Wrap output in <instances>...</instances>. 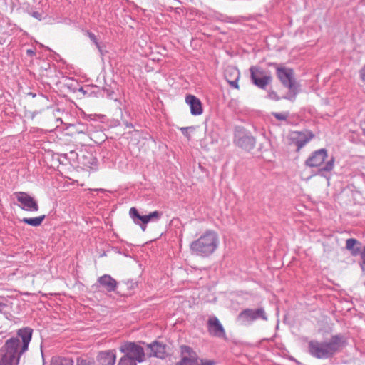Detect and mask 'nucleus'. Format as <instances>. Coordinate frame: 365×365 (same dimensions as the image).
<instances>
[{"mask_svg": "<svg viewBox=\"0 0 365 365\" xmlns=\"http://www.w3.org/2000/svg\"><path fill=\"white\" fill-rule=\"evenodd\" d=\"M33 329L24 327L17 331L16 336L5 341L0 349V365H18L21 356L28 351Z\"/></svg>", "mask_w": 365, "mask_h": 365, "instance_id": "nucleus-1", "label": "nucleus"}, {"mask_svg": "<svg viewBox=\"0 0 365 365\" xmlns=\"http://www.w3.org/2000/svg\"><path fill=\"white\" fill-rule=\"evenodd\" d=\"M346 337L342 334L332 335L329 341L311 340L308 343V351L313 357L327 359L333 357L346 346Z\"/></svg>", "mask_w": 365, "mask_h": 365, "instance_id": "nucleus-2", "label": "nucleus"}, {"mask_svg": "<svg viewBox=\"0 0 365 365\" xmlns=\"http://www.w3.org/2000/svg\"><path fill=\"white\" fill-rule=\"evenodd\" d=\"M218 237L213 231H207L197 240L193 241L190 248L192 254L206 257L212 255L218 246Z\"/></svg>", "mask_w": 365, "mask_h": 365, "instance_id": "nucleus-3", "label": "nucleus"}, {"mask_svg": "<svg viewBox=\"0 0 365 365\" xmlns=\"http://www.w3.org/2000/svg\"><path fill=\"white\" fill-rule=\"evenodd\" d=\"M328 158L327 149L321 148L314 151L306 160L305 165L310 168H319L317 174L326 177L327 174L331 172L334 168L335 158L331 156L327 162Z\"/></svg>", "mask_w": 365, "mask_h": 365, "instance_id": "nucleus-4", "label": "nucleus"}, {"mask_svg": "<svg viewBox=\"0 0 365 365\" xmlns=\"http://www.w3.org/2000/svg\"><path fill=\"white\" fill-rule=\"evenodd\" d=\"M276 69V74L282 84L289 89V91L284 97L289 101H294L296 96L299 93V85L296 81L294 76V71L292 68L279 66L277 63H269Z\"/></svg>", "mask_w": 365, "mask_h": 365, "instance_id": "nucleus-5", "label": "nucleus"}, {"mask_svg": "<svg viewBox=\"0 0 365 365\" xmlns=\"http://www.w3.org/2000/svg\"><path fill=\"white\" fill-rule=\"evenodd\" d=\"M213 360H203L198 357L197 353L190 346H180V360L175 365H215Z\"/></svg>", "mask_w": 365, "mask_h": 365, "instance_id": "nucleus-6", "label": "nucleus"}, {"mask_svg": "<svg viewBox=\"0 0 365 365\" xmlns=\"http://www.w3.org/2000/svg\"><path fill=\"white\" fill-rule=\"evenodd\" d=\"M257 319L267 320L266 312L263 307L257 309H245L240 312L237 321L241 324H250Z\"/></svg>", "mask_w": 365, "mask_h": 365, "instance_id": "nucleus-7", "label": "nucleus"}, {"mask_svg": "<svg viewBox=\"0 0 365 365\" xmlns=\"http://www.w3.org/2000/svg\"><path fill=\"white\" fill-rule=\"evenodd\" d=\"M234 143L246 150H250L255 145V138L242 127L237 126L234 132Z\"/></svg>", "mask_w": 365, "mask_h": 365, "instance_id": "nucleus-8", "label": "nucleus"}, {"mask_svg": "<svg viewBox=\"0 0 365 365\" xmlns=\"http://www.w3.org/2000/svg\"><path fill=\"white\" fill-rule=\"evenodd\" d=\"M252 82L258 88L265 90L272 81L269 73L258 66H251L250 68Z\"/></svg>", "mask_w": 365, "mask_h": 365, "instance_id": "nucleus-9", "label": "nucleus"}, {"mask_svg": "<svg viewBox=\"0 0 365 365\" xmlns=\"http://www.w3.org/2000/svg\"><path fill=\"white\" fill-rule=\"evenodd\" d=\"M129 215L136 225H140L143 230H145V225L150 221H157L162 217V212L154 211L148 215H141L135 207H131Z\"/></svg>", "mask_w": 365, "mask_h": 365, "instance_id": "nucleus-10", "label": "nucleus"}, {"mask_svg": "<svg viewBox=\"0 0 365 365\" xmlns=\"http://www.w3.org/2000/svg\"><path fill=\"white\" fill-rule=\"evenodd\" d=\"M120 351L125 356H130L138 362H143L144 361L145 353L143 348L134 342H126L122 344L120 347Z\"/></svg>", "mask_w": 365, "mask_h": 365, "instance_id": "nucleus-11", "label": "nucleus"}, {"mask_svg": "<svg viewBox=\"0 0 365 365\" xmlns=\"http://www.w3.org/2000/svg\"><path fill=\"white\" fill-rule=\"evenodd\" d=\"M14 195L19 202V207L25 211L36 212L39 207L37 202L29 194L24 192H16Z\"/></svg>", "mask_w": 365, "mask_h": 365, "instance_id": "nucleus-12", "label": "nucleus"}, {"mask_svg": "<svg viewBox=\"0 0 365 365\" xmlns=\"http://www.w3.org/2000/svg\"><path fill=\"white\" fill-rule=\"evenodd\" d=\"M207 329L210 335L216 337H223L225 335V329L215 317H210L207 321Z\"/></svg>", "mask_w": 365, "mask_h": 365, "instance_id": "nucleus-13", "label": "nucleus"}, {"mask_svg": "<svg viewBox=\"0 0 365 365\" xmlns=\"http://www.w3.org/2000/svg\"><path fill=\"white\" fill-rule=\"evenodd\" d=\"M314 138V134L310 131L299 132L292 133V140L297 145V150L304 147L311 139Z\"/></svg>", "mask_w": 365, "mask_h": 365, "instance_id": "nucleus-14", "label": "nucleus"}, {"mask_svg": "<svg viewBox=\"0 0 365 365\" xmlns=\"http://www.w3.org/2000/svg\"><path fill=\"white\" fill-rule=\"evenodd\" d=\"M97 282L99 285L103 287L108 292H112L115 291L118 282L109 274H103L97 279Z\"/></svg>", "mask_w": 365, "mask_h": 365, "instance_id": "nucleus-15", "label": "nucleus"}, {"mask_svg": "<svg viewBox=\"0 0 365 365\" xmlns=\"http://www.w3.org/2000/svg\"><path fill=\"white\" fill-rule=\"evenodd\" d=\"M185 102L190 106V113L193 115H199L202 113L201 101L196 96L189 94L185 97Z\"/></svg>", "mask_w": 365, "mask_h": 365, "instance_id": "nucleus-16", "label": "nucleus"}, {"mask_svg": "<svg viewBox=\"0 0 365 365\" xmlns=\"http://www.w3.org/2000/svg\"><path fill=\"white\" fill-rule=\"evenodd\" d=\"M364 247V246L362 243L355 238H349L346 240L345 248L353 257L359 255L362 252Z\"/></svg>", "mask_w": 365, "mask_h": 365, "instance_id": "nucleus-17", "label": "nucleus"}, {"mask_svg": "<svg viewBox=\"0 0 365 365\" xmlns=\"http://www.w3.org/2000/svg\"><path fill=\"white\" fill-rule=\"evenodd\" d=\"M148 349L150 351V356L162 359L167 356L166 346L157 341L148 344Z\"/></svg>", "mask_w": 365, "mask_h": 365, "instance_id": "nucleus-18", "label": "nucleus"}, {"mask_svg": "<svg viewBox=\"0 0 365 365\" xmlns=\"http://www.w3.org/2000/svg\"><path fill=\"white\" fill-rule=\"evenodd\" d=\"M98 361L101 365H115L116 355L114 350L101 351L98 355Z\"/></svg>", "mask_w": 365, "mask_h": 365, "instance_id": "nucleus-19", "label": "nucleus"}, {"mask_svg": "<svg viewBox=\"0 0 365 365\" xmlns=\"http://www.w3.org/2000/svg\"><path fill=\"white\" fill-rule=\"evenodd\" d=\"M45 218L46 215H43L36 217H24L21 220V222L33 227H38L42 224Z\"/></svg>", "mask_w": 365, "mask_h": 365, "instance_id": "nucleus-20", "label": "nucleus"}, {"mask_svg": "<svg viewBox=\"0 0 365 365\" xmlns=\"http://www.w3.org/2000/svg\"><path fill=\"white\" fill-rule=\"evenodd\" d=\"M51 365H73V361L67 357H53Z\"/></svg>", "mask_w": 365, "mask_h": 365, "instance_id": "nucleus-21", "label": "nucleus"}, {"mask_svg": "<svg viewBox=\"0 0 365 365\" xmlns=\"http://www.w3.org/2000/svg\"><path fill=\"white\" fill-rule=\"evenodd\" d=\"M231 75L235 76V78L232 81L230 80V86L235 88H238L237 81L240 75L239 70L235 67L230 68V76Z\"/></svg>", "mask_w": 365, "mask_h": 365, "instance_id": "nucleus-22", "label": "nucleus"}, {"mask_svg": "<svg viewBox=\"0 0 365 365\" xmlns=\"http://www.w3.org/2000/svg\"><path fill=\"white\" fill-rule=\"evenodd\" d=\"M136 361L128 356H123L119 361L118 365H137Z\"/></svg>", "mask_w": 365, "mask_h": 365, "instance_id": "nucleus-23", "label": "nucleus"}, {"mask_svg": "<svg viewBox=\"0 0 365 365\" xmlns=\"http://www.w3.org/2000/svg\"><path fill=\"white\" fill-rule=\"evenodd\" d=\"M179 129L181 131V133L183 134V135L185 136L188 140H190L191 139V136L190 135L189 131L195 130V127L194 126L181 127Z\"/></svg>", "mask_w": 365, "mask_h": 365, "instance_id": "nucleus-24", "label": "nucleus"}, {"mask_svg": "<svg viewBox=\"0 0 365 365\" xmlns=\"http://www.w3.org/2000/svg\"><path fill=\"white\" fill-rule=\"evenodd\" d=\"M28 14L29 16H31L33 18H34L37 20H39V21H41L43 18V16H44V13L43 11H40L30 10V11H28Z\"/></svg>", "mask_w": 365, "mask_h": 365, "instance_id": "nucleus-25", "label": "nucleus"}, {"mask_svg": "<svg viewBox=\"0 0 365 365\" xmlns=\"http://www.w3.org/2000/svg\"><path fill=\"white\" fill-rule=\"evenodd\" d=\"M8 307V300L4 297L0 296V312Z\"/></svg>", "mask_w": 365, "mask_h": 365, "instance_id": "nucleus-26", "label": "nucleus"}, {"mask_svg": "<svg viewBox=\"0 0 365 365\" xmlns=\"http://www.w3.org/2000/svg\"><path fill=\"white\" fill-rule=\"evenodd\" d=\"M272 115L279 120H285L287 118L288 114L282 113H273Z\"/></svg>", "mask_w": 365, "mask_h": 365, "instance_id": "nucleus-27", "label": "nucleus"}, {"mask_svg": "<svg viewBox=\"0 0 365 365\" xmlns=\"http://www.w3.org/2000/svg\"><path fill=\"white\" fill-rule=\"evenodd\" d=\"M77 365H92V361L88 359L78 358L77 359Z\"/></svg>", "mask_w": 365, "mask_h": 365, "instance_id": "nucleus-28", "label": "nucleus"}, {"mask_svg": "<svg viewBox=\"0 0 365 365\" xmlns=\"http://www.w3.org/2000/svg\"><path fill=\"white\" fill-rule=\"evenodd\" d=\"M361 262L359 263L360 267L361 269H365V246L364 247V249L362 250V252L359 255Z\"/></svg>", "mask_w": 365, "mask_h": 365, "instance_id": "nucleus-29", "label": "nucleus"}, {"mask_svg": "<svg viewBox=\"0 0 365 365\" xmlns=\"http://www.w3.org/2000/svg\"><path fill=\"white\" fill-rule=\"evenodd\" d=\"M267 97L269 99L274 100V101H279V97L278 96L277 92H275L273 90H270L268 91Z\"/></svg>", "mask_w": 365, "mask_h": 365, "instance_id": "nucleus-30", "label": "nucleus"}, {"mask_svg": "<svg viewBox=\"0 0 365 365\" xmlns=\"http://www.w3.org/2000/svg\"><path fill=\"white\" fill-rule=\"evenodd\" d=\"M96 48H98V50L102 57L107 52L106 50L105 49L104 46H101L100 43L96 46Z\"/></svg>", "mask_w": 365, "mask_h": 365, "instance_id": "nucleus-31", "label": "nucleus"}, {"mask_svg": "<svg viewBox=\"0 0 365 365\" xmlns=\"http://www.w3.org/2000/svg\"><path fill=\"white\" fill-rule=\"evenodd\" d=\"M359 76L361 80L365 83V65L360 69Z\"/></svg>", "mask_w": 365, "mask_h": 365, "instance_id": "nucleus-32", "label": "nucleus"}, {"mask_svg": "<svg viewBox=\"0 0 365 365\" xmlns=\"http://www.w3.org/2000/svg\"><path fill=\"white\" fill-rule=\"evenodd\" d=\"M88 36L90 39L95 43L96 46L100 43L98 41L96 36L93 33H89Z\"/></svg>", "mask_w": 365, "mask_h": 365, "instance_id": "nucleus-33", "label": "nucleus"}, {"mask_svg": "<svg viewBox=\"0 0 365 365\" xmlns=\"http://www.w3.org/2000/svg\"><path fill=\"white\" fill-rule=\"evenodd\" d=\"M103 91L108 97L112 98L113 93V91L112 90H110V88H104Z\"/></svg>", "mask_w": 365, "mask_h": 365, "instance_id": "nucleus-34", "label": "nucleus"}, {"mask_svg": "<svg viewBox=\"0 0 365 365\" xmlns=\"http://www.w3.org/2000/svg\"><path fill=\"white\" fill-rule=\"evenodd\" d=\"M26 53L28 56H33L35 54V52L31 49H28L26 51Z\"/></svg>", "mask_w": 365, "mask_h": 365, "instance_id": "nucleus-35", "label": "nucleus"}]
</instances>
